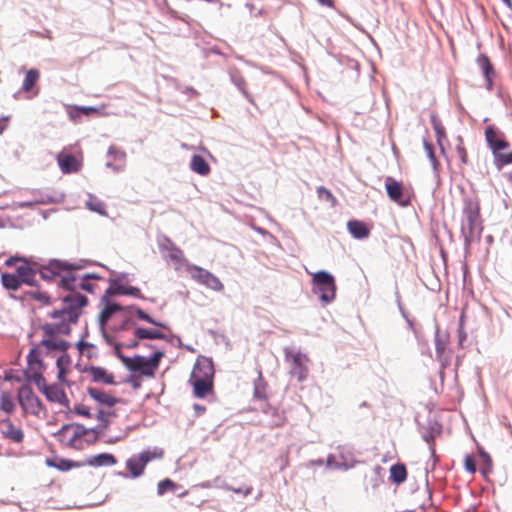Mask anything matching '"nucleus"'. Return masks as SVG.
Listing matches in <instances>:
<instances>
[{
    "label": "nucleus",
    "instance_id": "nucleus-26",
    "mask_svg": "<svg viewBox=\"0 0 512 512\" xmlns=\"http://www.w3.org/2000/svg\"><path fill=\"white\" fill-rule=\"evenodd\" d=\"M16 270L17 276L22 283L27 285H33L35 283V271L28 265L26 261H23Z\"/></svg>",
    "mask_w": 512,
    "mask_h": 512
},
{
    "label": "nucleus",
    "instance_id": "nucleus-35",
    "mask_svg": "<svg viewBox=\"0 0 512 512\" xmlns=\"http://www.w3.org/2000/svg\"><path fill=\"white\" fill-rule=\"evenodd\" d=\"M231 79L233 83L239 88V90L243 93V95L251 102L253 103V99L251 95L246 90V81L244 77L238 72H232L231 73Z\"/></svg>",
    "mask_w": 512,
    "mask_h": 512
},
{
    "label": "nucleus",
    "instance_id": "nucleus-39",
    "mask_svg": "<svg viewBox=\"0 0 512 512\" xmlns=\"http://www.w3.org/2000/svg\"><path fill=\"white\" fill-rule=\"evenodd\" d=\"M98 112V109L95 108V107H84V106H79V107H75L73 110H71L69 112V116L72 120H76L77 117H79V114L82 113L86 116H89L93 113H97Z\"/></svg>",
    "mask_w": 512,
    "mask_h": 512
},
{
    "label": "nucleus",
    "instance_id": "nucleus-56",
    "mask_svg": "<svg viewBox=\"0 0 512 512\" xmlns=\"http://www.w3.org/2000/svg\"><path fill=\"white\" fill-rule=\"evenodd\" d=\"M194 409L198 412V413H203L205 412V407L202 406V405H199V404H195L194 405Z\"/></svg>",
    "mask_w": 512,
    "mask_h": 512
},
{
    "label": "nucleus",
    "instance_id": "nucleus-15",
    "mask_svg": "<svg viewBox=\"0 0 512 512\" xmlns=\"http://www.w3.org/2000/svg\"><path fill=\"white\" fill-rule=\"evenodd\" d=\"M41 392L45 395L46 399L50 402L57 403L62 407L69 408V399L64 389L57 384L47 385L46 381L41 383V387H38Z\"/></svg>",
    "mask_w": 512,
    "mask_h": 512
},
{
    "label": "nucleus",
    "instance_id": "nucleus-8",
    "mask_svg": "<svg viewBox=\"0 0 512 512\" xmlns=\"http://www.w3.org/2000/svg\"><path fill=\"white\" fill-rule=\"evenodd\" d=\"M158 247L163 258L170 261L174 265L175 269H180L183 266H189L183 251L167 236H162L158 240Z\"/></svg>",
    "mask_w": 512,
    "mask_h": 512
},
{
    "label": "nucleus",
    "instance_id": "nucleus-24",
    "mask_svg": "<svg viewBox=\"0 0 512 512\" xmlns=\"http://www.w3.org/2000/svg\"><path fill=\"white\" fill-rule=\"evenodd\" d=\"M58 164L64 173L77 172L81 166L80 161L71 154L61 153L58 155Z\"/></svg>",
    "mask_w": 512,
    "mask_h": 512
},
{
    "label": "nucleus",
    "instance_id": "nucleus-32",
    "mask_svg": "<svg viewBox=\"0 0 512 512\" xmlns=\"http://www.w3.org/2000/svg\"><path fill=\"white\" fill-rule=\"evenodd\" d=\"M134 336L138 339H164L165 335L156 329L138 327L134 330Z\"/></svg>",
    "mask_w": 512,
    "mask_h": 512
},
{
    "label": "nucleus",
    "instance_id": "nucleus-55",
    "mask_svg": "<svg viewBox=\"0 0 512 512\" xmlns=\"http://www.w3.org/2000/svg\"><path fill=\"white\" fill-rule=\"evenodd\" d=\"M481 456L484 458L485 462L490 467L491 466V462H492L490 456L487 453H485V452H482Z\"/></svg>",
    "mask_w": 512,
    "mask_h": 512
},
{
    "label": "nucleus",
    "instance_id": "nucleus-50",
    "mask_svg": "<svg viewBox=\"0 0 512 512\" xmlns=\"http://www.w3.org/2000/svg\"><path fill=\"white\" fill-rule=\"evenodd\" d=\"M458 337H459L458 344L461 348H463V343L467 338V334L464 329H458Z\"/></svg>",
    "mask_w": 512,
    "mask_h": 512
},
{
    "label": "nucleus",
    "instance_id": "nucleus-27",
    "mask_svg": "<svg viewBox=\"0 0 512 512\" xmlns=\"http://www.w3.org/2000/svg\"><path fill=\"white\" fill-rule=\"evenodd\" d=\"M190 168L193 172L206 176L210 172V166L207 161L200 155H194L190 162Z\"/></svg>",
    "mask_w": 512,
    "mask_h": 512
},
{
    "label": "nucleus",
    "instance_id": "nucleus-33",
    "mask_svg": "<svg viewBox=\"0 0 512 512\" xmlns=\"http://www.w3.org/2000/svg\"><path fill=\"white\" fill-rule=\"evenodd\" d=\"M40 73L37 69L32 68L26 72L25 78L22 83V90L24 92H30L34 85L39 80Z\"/></svg>",
    "mask_w": 512,
    "mask_h": 512
},
{
    "label": "nucleus",
    "instance_id": "nucleus-43",
    "mask_svg": "<svg viewBox=\"0 0 512 512\" xmlns=\"http://www.w3.org/2000/svg\"><path fill=\"white\" fill-rule=\"evenodd\" d=\"M286 417L283 412H279L276 409L272 410V420L270 421L271 427H281L285 424Z\"/></svg>",
    "mask_w": 512,
    "mask_h": 512
},
{
    "label": "nucleus",
    "instance_id": "nucleus-42",
    "mask_svg": "<svg viewBox=\"0 0 512 512\" xmlns=\"http://www.w3.org/2000/svg\"><path fill=\"white\" fill-rule=\"evenodd\" d=\"M87 207L94 211V212H97L99 214H105V205L103 202H101L100 200H98L97 198L95 197H90L89 200L87 201Z\"/></svg>",
    "mask_w": 512,
    "mask_h": 512
},
{
    "label": "nucleus",
    "instance_id": "nucleus-41",
    "mask_svg": "<svg viewBox=\"0 0 512 512\" xmlns=\"http://www.w3.org/2000/svg\"><path fill=\"white\" fill-rule=\"evenodd\" d=\"M424 149H425V152L427 154V157L429 158V160H430V162L432 164L433 169L435 171H437L439 166H440V163H439L438 159L435 156L432 144H430L427 141H424Z\"/></svg>",
    "mask_w": 512,
    "mask_h": 512
},
{
    "label": "nucleus",
    "instance_id": "nucleus-13",
    "mask_svg": "<svg viewBox=\"0 0 512 512\" xmlns=\"http://www.w3.org/2000/svg\"><path fill=\"white\" fill-rule=\"evenodd\" d=\"M385 188L388 197L401 206L410 204V194L401 182L394 180L392 177H387L385 181Z\"/></svg>",
    "mask_w": 512,
    "mask_h": 512
},
{
    "label": "nucleus",
    "instance_id": "nucleus-54",
    "mask_svg": "<svg viewBox=\"0 0 512 512\" xmlns=\"http://www.w3.org/2000/svg\"><path fill=\"white\" fill-rule=\"evenodd\" d=\"M464 324H465V313L462 312L460 319H459V328L458 329H464Z\"/></svg>",
    "mask_w": 512,
    "mask_h": 512
},
{
    "label": "nucleus",
    "instance_id": "nucleus-48",
    "mask_svg": "<svg viewBox=\"0 0 512 512\" xmlns=\"http://www.w3.org/2000/svg\"><path fill=\"white\" fill-rule=\"evenodd\" d=\"M229 489L232 490L233 492H235L237 494H241L243 496H247V495L251 494V492H252V486H250V485H246V486L239 487V488L230 487Z\"/></svg>",
    "mask_w": 512,
    "mask_h": 512
},
{
    "label": "nucleus",
    "instance_id": "nucleus-19",
    "mask_svg": "<svg viewBox=\"0 0 512 512\" xmlns=\"http://www.w3.org/2000/svg\"><path fill=\"white\" fill-rule=\"evenodd\" d=\"M87 394L99 405L107 408H112L121 402L120 398L97 387H88Z\"/></svg>",
    "mask_w": 512,
    "mask_h": 512
},
{
    "label": "nucleus",
    "instance_id": "nucleus-20",
    "mask_svg": "<svg viewBox=\"0 0 512 512\" xmlns=\"http://www.w3.org/2000/svg\"><path fill=\"white\" fill-rule=\"evenodd\" d=\"M84 373L96 383L106 385H114L116 383L114 375L100 366H88L84 369Z\"/></svg>",
    "mask_w": 512,
    "mask_h": 512
},
{
    "label": "nucleus",
    "instance_id": "nucleus-60",
    "mask_svg": "<svg viewBox=\"0 0 512 512\" xmlns=\"http://www.w3.org/2000/svg\"><path fill=\"white\" fill-rule=\"evenodd\" d=\"M381 470H382V468H381L380 466H376V467L374 468V472H375V474H376L377 476H379V475H380Z\"/></svg>",
    "mask_w": 512,
    "mask_h": 512
},
{
    "label": "nucleus",
    "instance_id": "nucleus-18",
    "mask_svg": "<svg viewBox=\"0 0 512 512\" xmlns=\"http://www.w3.org/2000/svg\"><path fill=\"white\" fill-rule=\"evenodd\" d=\"M101 305L103 306L100 315H99V324L101 330L105 331V326L107 322L112 318V316L118 312L124 311L127 308L122 307L116 303H112L110 301V297L106 294H104L101 297Z\"/></svg>",
    "mask_w": 512,
    "mask_h": 512
},
{
    "label": "nucleus",
    "instance_id": "nucleus-44",
    "mask_svg": "<svg viewBox=\"0 0 512 512\" xmlns=\"http://www.w3.org/2000/svg\"><path fill=\"white\" fill-rule=\"evenodd\" d=\"M447 336H445L444 338H442L439 334V332L437 331L436 332V336H435V350H436V353L438 356H441L445 349H446V345H447Z\"/></svg>",
    "mask_w": 512,
    "mask_h": 512
},
{
    "label": "nucleus",
    "instance_id": "nucleus-9",
    "mask_svg": "<svg viewBox=\"0 0 512 512\" xmlns=\"http://www.w3.org/2000/svg\"><path fill=\"white\" fill-rule=\"evenodd\" d=\"M163 451L161 449L145 450L138 455H134L126 461V468L133 478H137L144 473L148 462L162 458Z\"/></svg>",
    "mask_w": 512,
    "mask_h": 512
},
{
    "label": "nucleus",
    "instance_id": "nucleus-12",
    "mask_svg": "<svg viewBox=\"0 0 512 512\" xmlns=\"http://www.w3.org/2000/svg\"><path fill=\"white\" fill-rule=\"evenodd\" d=\"M187 271L196 282L214 290L222 291L224 286L218 277L196 265H189Z\"/></svg>",
    "mask_w": 512,
    "mask_h": 512
},
{
    "label": "nucleus",
    "instance_id": "nucleus-11",
    "mask_svg": "<svg viewBox=\"0 0 512 512\" xmlns=\"http://www.w3.org/2000/svg\"><path fill=\"white\" fill-rule=\"evenodd\" d=\"M463 214L466 218V226H463L462 230L468 236H472L476 229H481L479 201L474 198H466Z\"/></svg>",
    "mask_w": 512,
    "mask_h": 512
},
{
    "label": "nucleus",
    "instance_id": "nucleus-61",
    "mask_svg": "<svg viewBox=\"0 0 512 512\" xmlns=\"http://www.w3.org/2000/svg\"><path fill=\"white\" fill-rule=\"evenodd\" d=\"M137 346H138V342L137 341L133 342L131 345H128V347H132V348H135Z\"/></svg>",
    "mask_w": 512,
    "mask_h": 512
},
{
    "label": "nucleus",
    "instance_id": "nucleus-38",
    "mask_svg": "<svg viewBox=\"0 0 512 512\" xmlns=\"http://www.w3.org/2000/svg\"><path fill=\"white\" fill-rule=\"evenodd\" d=\"M129 309L134 310L135 314L143 321H146L148 323H151L153 325H156L161 328H167V325L161 322H157L156 320L152 319L145 311H143L140 308H137L135 306L129 307Z\"/></svg>",
    "mask_w": 512,
    "mask_h": 512
},
{
    "label": "nucleus",
    "instance_id": "nucleus-36",
    "mask_svg": "<svg viewBox=\"0 0 512 512\" xmlns=\"http://www.w3.org/2000/svg\"><path fill=\"white\" fill-rule=\"evenodd\" d=\"M0 409L8 414L12 413L15 409L14 401L11 395L7 392H3L1 394Z\"/></svg>",
    "mask_w": 512,
    "mask_h": 512
},
{
    "label": "nucleus",
    "instance_id": "nucleus-7",
    "mask_svg": "<svg viewBox=\"0 0 512 512\" xmlns=\"http://www.w3.org/2000/svg\"><path fill=\"white\" fill-rule=\"evenodd\" d=\"M18 401L24 414L39 417L45 411L42 401L28 385H24L18 390Z\"/></svg>",
    "mask_w": 512,
    "mask_h": 512
},
{
    "label": "nucleus",
    "instance_id": "nucleus-49",
    "mask_svg": "<svg viewBox=\"0 0 512 512\" xmlns=\"http://www.w3.org/2000/svg\"><path fill=\"white\" fill-rule=\"evenodd\" d=\"M75 412L81 416H85V417L90 416L89 408H87L86 406H83V405L76 407Z\"/></svg>",
    "mask_w": 512,
    "mask_h": 512
},
{
    "label": "nucleus",
    "instance_id": "nucleus-6",
    "mask_svg": "<svg viewBox=\"0 0 512 512\" xmlns=\"http://www.w3.org/2000/svg\"><path fill=\"white\" fill-rule=\"evenodd\" d=\"M85 435L86 430L83 426L67 424L55 434V437L64 447L82 449Z\"/></svg>",
    "mask_w": 512,
    "mask_h": 512
},
{
    "label": "nucleus",
    "instance_id": "nucleus-14",
    "mask_svg": "<svg viewBox=\"0 0 512 512\" xmlns=\"http://www.w3.org/2000/svg\"><path fill=\"white\" fill-rule=\"evenodd\" d=\"M286 359L291 362V374L302 382L306 379L308 373L309 359L300 352L286 351Z\"/></svg>",
    "mask_w": 512,
    "mask_h": 512
},
{
    "label": "nucleus",
    "instance_id": "nucleus-16",
    "mask_svg": "<svg viewBox=\"0 0 512 512\" xmlns=\"http://www.w3.org/2000/svg\"><path fill=\"white\" fill-rule=\"evenodd\" d=\"M189 379H214V365L211 359L199 356Z\"/></svg>",
    "mask_w": 512,
    "mask_h": 512
},
{
    "label": "nucleus",
    "instance_id": "nucleus-1",
    "mask_svg": "<svg viewBox=\"0 0 512 512\" xmlns=\"http://www.w3.org/2000/svg\"><path fill=\"white\" fill-rule=\"evenodd\" d=\"M64 307L54 310L51 318L58 320L55 323H47L42 326L43 338L33 347L28 356V373L34 383L41 387L44 382L42 372L44 364L41 356L53 352H66L70 344L62 339L60 335H68L71 332V325L78 321L83 307L87 305V298L83 295L70 294L63 298Z\"/></svg>",
    "mask_w": 512,
    "mask_h": 512
},
{
    "label": "nucleus",
    "instance_id": "nucleus-5",
    "mask_svg": "<svg viewBox=\"0 0 512 512\" xmlns=\"http://www.w3.org/2000/svg\"><path fill=\"white\" fill-rule=\"evenodd\" d=\"M313 292L325 304L332 302L336 296V283L334 277L326 271L312 274Z\"/></svg>",
    "mask_w": 512,
    "mask_h": 512
},
{
    "label": "nucleus",
    "instance_id": "nucleus-57",
    "mask_svg": "<svg viewBox=\"0 0 512 512\" xmlns=\"http://www.w3.org/2000/svg\"><path fill=\"white\" fill-rule=\"evenodd\" d=\"M503 3L507 6V8L512 11V1L511 0H502Z\"/></svg>",
    "mask_w": 512,
    "mask_h": 512
},
{
    "label": "nucleus",
    "instance_id": "nucleus-10",
    "mask_svg": "<svg viewBox=\"0 0 512 512\" xmlns=\"http://www.w3.org/2000/svg\"><path fill=\"white\" fill-rule=\"evenodd\" d=\"M82 266L68 263L62 260H51L47 265L42 266L40 269V275L45 280H53L59 277L60 280L63 276H70L72 271L81 269Z\"/></svg>",
    "mask_w": 512,
    "mask_h": 512
},
{
    "label": "nucleus",
    "instance_id": "nucleus-51",
    "mask_svg": "<svg viewBox=\"0 0 512 512\" xmlns=\"http://www.w3.org/2000/svg\"><path fill=\"white\" fill-rule=\"evenodd\" d=\"M289 465L288 454H284L280 457V470H284Z\"/></svg>",
    "mask_w": 512,
    "mask_h": 512
},
{
    "label": "nucleus",
    "instance_id": "nucleus-58",
    "mask_svg": "<svg viewBox=\"0 0 512 512\" xmlns=\"http://www.w3.org/2000/svg\"><path fill=\"white\" fill-rule=\"evenodd\" d=\"M130 323H131V321L129 319L123 320L121 329H126L127 325H129Z\"/></svg>",
    "mask_w": 512,
    "mask_h": 512
},
{
    "label": "nucleus",
    "instance_id": "nucleus-45",
    "mask_svg": "<svg viewBox=\"0 0 512 512\" xmlns=\"http://www.w3.org/2000/svg\"><path fill=\"white\" fill-rule=\"evenodd\" d=\"M458 141H459V143L456 146V153H457L458 157L460 158L461 163L466 165V164H468V153H467L466 148L463 145V139L461 137H459Z\"/></svg>",
    "mask_w": 512,
    "mask_h": 512
},
{
    "label": "nucleus",
    "instance_id": "nucleus-37",
    "mask_svg": "<svg viewBox=\"0 0 512 512\" xmlns=\"http://www.w3.org/2000/svg\"><path fill=\"white\" fill-rule=\"evenodd\" d=\"M177 484L169 478L160 481L157 485L158 495H164L166 492H174L177 489Z\"/></svg>",
    "mask_w": 512,
    "mask_h": 512
},
{
    "label": "nucleus",
    "instance_id": "nucleus-31",
    "mask_svg": "<svg viewBox=\"0 0 512 512\" xmlns=\"http://www.w3.org/2000/svg\"><path fill=\"white\" fill-rule=\"evenodd\" d=\"M431 124L433 127V130L436 135L437 143L439 144L441 150L443 151V141L446 140V130L443 126L442 122L437 118V116H431Z\"/></svg>",
    "mask_w": 512,
    "mask_h": 512
},
{
    "label": "nucleus",
    "instance_id": "nucleus-53",
    "mask_svg": "<svg viewBox=\"0 0 512 512\" xmlns=\"http://www.w3.org/2000/svg\"><path fill=\"white\" fill-rule=\"evenodd\" d=\"M320 4L328 7H332L334 5V0H317Z\"/></svg>",
    "mask_w": 512,
    "mask_h": 512
},
{
    "label": "nucleus",
    "instance_id": "nucleus-47",
    "mask_svg": "<svg viewBox=\"0 0 512 512\" xmlns=\"http://www.w3.org/2000/svg\"><path fill=\"white\" fill-rule=\"evenodd\" d=\"M77 348L81 354H85L87 350L95 349V345L81 340L77 343Z\"/></svg>",
    "mask_w": 512,
    "mask_h": 512
},
{
    "label": "nucleus",
    "instance_id": "nucleus-34",
    "mask_svg": "<svg viewBox=\"0 0 512 512\" xmlns=\"http://www.w3.org/2000/svg\"><path fill=\"white\" fill-rule=\"evenodd\" d=\"M1 281L3 286L8 290H18L22 284L21 280L17 275L10 273H3L1 275Z\"/></svg>",
    "mask_w": 512,
    "mask_h": 512
},
{
    "label": "nucleus",
    "instance_id": "nucleus-59",
    "mask_svg": "<svg viewBox=\"0 0 512 512\" xmlns=\"http://www.w3.org/2000/svg\"><path fill=\"white\" fill-rule=\"evenodd\" d=\"M130 382L132 383V386H133L134 388H139L140 383H139L137 380H135V379H131V380H130Z\"/></svg>",
    "mask_w": 512,
    "mask_h": 512
},
{
    "label": "nucleus",
    "instance_id": "nucleus-17",
    "mask_svg": "<svg viewBox=\"0 0 512 512\" xmlns=\"http://www.w3.org/2000/svg\"><path fill=\"white\" fill-rule=\"evenodd\" d=\"M0 432L3 438L20 444L24 440V432L20 426L15 425L10 418L0 420Z\"/></svg>",
    "mask_w": 512,
    "mask_h": 512
},
{
    "label": "nucleus",
    "instance_id": "nucleus-23",
    "mask_svg": "<svg viewBox=\"0 0 512 512\" xmlns=\"http://www.w3.org/2000/svg\"><path fill=\"white\" fill-rule=\"evenodd\" d=\"M477 64L480 67L486 81L487 89H491L493 86V78L495 76V70L487 55L481 54L477 58Z\"/></svg>",
    "mask_w": 512,
    "mask_h": 512
},
{
    "label": "nucleus",
    "instance_id": "nucleus-29",
    "mask_svg": "<svg viewBox=\"0 0 512 512\" xmlns=\"http://www.w3.org/2000/svg\"><path fill=\"white\" fill-rule=\"evenodd\" d=\"M407 479V469L402 463L392 465L390 468V480L397 485L405 482Z\"/></svg>",
    "mask_w": 512,
    "mask_h": 512
},
{
    "label": "nucleus",
    "instance_id": "nucleus-40",
    "mask_svg": "<svg viewBox=\"0 0 512 512\" xmlns=\"http://www.w3.org/2000/svg\"><path fill=\"white\" fill-rule=\"evenodd\" d=\"M317 194H318L319 199L330 202L332 206L336 205L337 200L333 196L332 192L329 189H327L323 186H320L317 188Z\"/></svg>",
    "mask_w": 512,
    "mask_h": 512
},
{
    "label": "nucleus",
    "instance_id": "nucleus-4",
    "mask_svg": "<svg viewBox=\"0 0 512 512\" xmlns=\"http://www.w3.org/2000/svg\"><path fill=\"white\" fill-rule=\"evenodd\" d=\"M102 278L94 273H86L83 275H75L73 272L70 276H63L61 279V286L70 291V294H77V290H85L89 293H95L98 289L97 281ZM78 295H80L78 293Z\"/></svg>",
    "mask_w": 512,
    "mask_h": 512
},
{
    "label": "nucleus",
    "instance_id": "nucleus-28",
    "mask_svg": "<svg viewBox=\"0 0 512 512\" xmlns=\"http://www.w3.org/2000/svg\"><path fill=\"white\" fill-rule=\"evenodd\" d=\"M117 460L114 455L109 453H102L92 456L88 460V464L94 467L112 466L116 464Z\"/></svg>",
    "mask_w": 512,
    "mask_h": 512
},
{
    "label": "nucleus",
    "instance_id": "nucleus-30",
    "mask_svg": "<svg viewBox=\"0 0 512 512\" xmlns=\"http://www.w3.org/2000/svg\"><path fill=\"white\" fill-rule=\"evenodd\" d=\"M61 353H62V355L60 357H58V359L56 361V365L58 368L59 381L65 382L66 381L65 376L69 370L71 360H70L69 355L66 352H61Z\"/></svg>",
    "mask_w": 512,
    "mask_h": 512
},
{
    "label": "nucleus",
    "instance_id": "nucleus-52",
    "mask_svg": "<svg viewBox=\"0 0 512 512\" xmlns=\"http://www.w3.org/2000/svg\"><path fill=\"white\" fill-rule=\"evenodd\" d=\"M20 261V258H17V257H10L9 259H7L5 261V265L6 266H9V267H12L16 264V262Z\"/></svg>",
    "mask_w": 512,
    "mask_h": 512
},
{
    "label": "nucleus",
    "instance_id": "nucleus-46",
    "mask_svg": "<svg viewBox=\"0 0 512 512\" xmlns=\"http://www.w3.org/2000/svg\"><path fill=\"white\" fill-rule=\"evenodd\" d=\"M464 467L466 471H468L471 474H474L476 472L475 459L470 455H466L464 458Z\"/></svg>",
    "mask_w": 512,
    "mask_h": 512
},
{
    "label": "nucleus",
    "instance_id": "nucleus-25",
    "mask_svg": "<svg viewBox=\"0 0 512 512\" xmlns=\"http://www.w3.org/2000/svg\"><path fill=\"white\" fill-rule=\"evenodd\" d=\"M347 229L351 233V235L356 239L367 238L370 234V230L366 226V224L359 220L348 221Z\"/></svg>",
    "mask_w": 512,
    "mask_h": 512
},
{
    "label": "nucleus",
    "instance_id": "nucleus-22",
    "mask_svg": "<svg viewBox=\"0 0 512 512\" xmlns=\"http://www.w3.org/2000/svg\"><path fill=\"white\" fill-rule=\"evenodd\" d=\"M109 297L113 295H129L136 298H143L141 290L134 286H127L119 283L117 280H111L110 287L105 291Z\"/></svg>",
    "mask_w": 512,
    "mask_h": 512
},
{
    "label": "nucleus",
    "instance_id": "nucleus-62",
    "mask_svg": "<svg viewBox=\"0 0 512 512\" xmlns=\"http://www.w3.org/2000/svg\"><path fill=\"white\" fill-rule=\"evenodd\" d=\"M86 353H87L89 358L92 356V350H87Z\"/></svg>",
    "mask_w": 512,
    "mask_h": 512
},
{
    "label": "nucleus",
    "instance_id": "nucleus-3",
    "mask_svg": "<svg viewBox=\"0 0 512 512\" xmlns=\"http://www.w3.org/2000/svg\"><path fill=\"white\" fill-rule=\"evenodd\" d=\"M163 356L162 352L157 351L148 359L143 356L125 357L122 355L120 358L130 371L140 372L144 376L153 377Z\"/></svg>",
    "mask_w": 512,
    "mask_h": 512
},
{
    "label": "nucleus",
    "instance_id": "nucleus-21",
    "mask_svg": "<svg viewBox=\"0 0 512 512\" xmlns=\"http://www.w3.org/2000/svg\"><path fill=\"white\" fill-rule=\"evenodd\" d=\"M214 379H189V384L193 387V395L196 398H206L214 392Z\"/></svg>",
    "mask_w": 512,
    "mask_h": 512
},
{
    "label": "nucleus",
    "instance_id": "nucleus-2",
    "mask_svg": "<svg viewBox=\"0 0 512 512\" xmlns=\"http://www.w3.org/2000/svg\"><path fill=\"white\" fill-rule=\"evenodd\" d=\"M485 139L492 150L496 165L504 166L512 163V151L510 153L501 152L510 145L502 133L498 132L493 126H488L485 130Z\"/></svg>",
    "mask_w": 512,
    "mask_h": 512
}]
</instances>
